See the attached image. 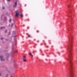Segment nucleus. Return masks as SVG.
I'll return each instance as SVG.
<instances>
[{
  "label": "nucleus",
  "instance_id": "nucleus-1",
  "mask_svg": "<svg viewBox=\"0 0 77 77\" xmlns=\"http://www.w3.org/2000/svg\"><path fill=\"white\" fill-rule=\"evenodd\" d=\"M73 34L72 32H70L68 36L69 43L67 45L68 47L67 50L68 51L69 59L67 60L69 62L71 68L72 70L73 69V63H72V37Z\"/></svg>",
  "mask_w": 77,
  "mask_h": 77
},
{
  "label": "nucleus",
  "instance_id": "nucleus-2",
  "mask_svg": "<svg viewBox=\"0 0 77 77\" xmlns=\"http://www.w3.org/2000/svg\"><path fill=\"white\" fill-rule=\"evenodd\" d=\"M68 17H70L71 18V23H72H72H73V21H72V19H73L74 15H73V14H72V13H71V15L68 16Z\"/></svg>",
  "mask_w": 77,
  "mask_h": 77
},
{
  "label": "nucleus",
  "instance_id": "nucleus-3",
  "mask_svg": "<svg viewBox=\"0 0 77 77\" xmlns=\"http://www.w3.org/2000/svg\"><path fill=\"white\" fill-rule=\"evenodd\" d=\"M72 29H73V26H69L67 27V30L68 31H69V30H72Z\"/></svg>",
  "mask_w": 77,
  "mask_h": 77
},
{
  "label": "nucleus",
  "instance_id": "nucleus-4",
  "mask_svg": "<svg viewBox=\"0 0 77 77\" xmlns=\"http://www.w3.org/2000/svg\"><path fill=\"white\" fill-rule=\"evenodd\" d=\"M15 12L16 13L15 16L18 17V16L19 15V12L18 11H15Z\"/></svg>",
  "mask_w": 77,
  "mask_h": 77
},
{
  "label": "nucleus",
  "instance_id": "nucleus-5",
  "mask_svg": "<svg viewBox=\"0 0 77 77\" xmlns=\"http://www.w3.org/2000/svg\"><path fill=\"white\" fill-rule=\"evenodd\" d=\"M17 6V1H16L14 3V5H13L14 8H15L16 6Z\"/></svg>",
  "mask_w": 77,
  "mask_h": 77
},
{
  "label": "nucleus",
  "instance_id": "nucleus-6",
  "mask_svg": "<svg viewBox=\"0 0 77 77\" xmlns=\"http://www.w3.org/2000/svg\"><path fill=\"white\" fill-rule=\"evenodd\" d=\"M3 57L2 56H0V58H1V60L2 61H4V60H5V59H2Z\"/></svg>",
  "mask_w": 77,
  "mask_h": 77
},
{
  "label": "nucleus",
  "instance_id": "nucleus-7",
  "mask_svg": "<svg viewBox=\"0 0 77 77\" xmlns=\"http://www.w3.org/2000/svg\"><path fill=\"white\" fill-rule=\"evenodd\" d=\"M26 35H28V38H31V37H32L31 36V35H29V34H28V33H26Z\"/></svg>",
  "mask_w": 77,
  "mask_h": 77
},
{
  "label": "nucleus",
  "instance_id": "nucleus-8",
  "mask_svg": "<svg viewBox=\"0 0 77 77\" xmlns=\"http://www.w3.org/2000/svg\"><path fill=\"white\" fill-rule=\"evenodd\" d=\"M23 62H27V60L25 59H23Z\"/></svg>",
  "mask_w": 77,
  "mask_h": 77
},
{
  "label": "nucleus",
  "instance_id": "nucleus-9",
  "mask_svg": "<svg viewBox=\"0 0 77 77\" xmlns=\"http://www.w3.org/2000/svg\"><path fill=\"white\" fill-rule=\"evenodd\" d=\"M14 54V53H17V51H13L12 52Z\"/></svg>",
  "mask_w": 77,
  "mask_h": 77
},
{
  "label": "nucleus",
  "instance_id": "nucleus-10",
  "mask_svg": "<svg viewBox=\"0 0 77 77\" xmlns=\"http://www.w3.org/2000/svg\"><path fill=\"white\" fill-rule=\"evenodd\" d=\"M29 54L32 57H33V55H32V54H31V53H29Z\"/></svg>",
  "mask_w": 77,
  "mask_h": 77
},
{
  "label": "nucleus",
  "instance_id": "nucleus-11",
  "mask_svg": "<svg viewBox=\"0 0 77 77\" xmlns=\"http://www.w3.org/2000/svg\"><path fill=\"white\" fill-rule=\"evenodd\" d=\"M2 29H5V27H1L0 28V29L2 30Z\"/></svg>",
  "mask_w": 77,
  "mask_h": 77
},
{
  "label": "nucleus",
  "instance_id": "nucleus-12",
  "mask_svg": "<svg viewBox=\"0 0 77 77\" xmlns=\"http://www.w3.org/2000/svg\"><path fill=\"white\" fill-rule=\"evenodd\" d=\"M4 19L5 20V21H7V18H6V17H4Z\"/></svg>",
  "mask_w": 77,
  "mask_h": 77
},
{
  "label": "nucleus",
  "instance_id": "nucleus-13",
  "mask_svg": "<svg viewBox=\"0 0 77 77\" xmlns=\"http://www.w3.org/2000/svg\"><path fill=\"white\" fill-rule=\"evenodd\" d=\"M11 21H12V19H10L9 20L10 23H11Z\"/></svg>",
  "mask_w": 77,
  "mask_h": 77
},
{
  "label": "nucleus",
  "instance_id": "nucleus-14",
  "mask_svg": "<svg viewBox=\"0 0 77 77\" xmlns=\"http://www.w3.org/2000/svg\"><path fill=\"white\" fill-rule=\"evenodd\" d=\"M20 16L21 17H22H22H23V14H21L20 15Z\"/></svg>",
  "mask_w": 77,
  "mask_h": 77
},
{
  "label": "nucleus",
  "instance_id": "nucleus-15",
  "mask_svg": "<svg viewBox=\"0 0 77 77\" xmlns=\"http://www.w3.org/2000/svg\"><path fill=\"white\" fill-rule=\"evenodd\" d=\"M7 32H8V31L6 30H5V32L7 33Z\"/></svg>",
  "mask_w": 77,
  "mask_h": 77
},
{
  "label": "nucleus",
  "instance_id": "nucleus-16",
  "mask_svg": "<svg viewBox=\"0 0 77 77\" xmlns=\"http://www.w3.org/2000/svg\"><path fill=\"white\" fill-rule=\"evenodd\" d=\"M23 57V58H24V59H26V57L25 56H24Z\"/></svg>",
  "mask_w": 77,
  "mask_h": 77
},
{
  "label": "nucleus",
  "instance_id": "nucleus-17",
  "mask_svg": "<svg viewBox=\"0 0 77 77\" xmlns=\"http://www.w3.org/2000/svg\"><path fill=\"white\" fill-rule=\"evenodd\" d=\"M72 11V10H70V12L71 13V12Z\"/></svg>",
  "mask_w": 77,
  "mask_h": 77
},
{
  "label": "nucleus",
  "instance_id": "nucleus-18",
  "mask_svg": "<svg viewBox=\"0 0 77 77\" xmlns=\"http://www.w3.org/2000/svg\"><path fill=\"white\" fill-rule=\"evenodd\" d=\"M8 2H11V0H7Z\"/></svg>",
  "mask_w": 77,
  "mask_h": 77
},
{
  "label": "nucleus",
  "instance_id": "nucleus-19",
  "mask_svg": "<svg viewBox=\"0 0 77 77\" xmlns=\"http://www.w3.org/2000/svg\"><path fill=\"white\" fill-rule=\"evenodd\" d=\"M8 35H11V32H9V34Z\"/></svg>",
  "mask_w": 77,
  "mask_h": 77
},
{
  "label": "nucleus",
  "instance_id": "nucleus-20",
  "mask_svg": "<svg viewBox=\"0 0 77 77\" xmlns=\"http://www.w3.org/2000/svg\"><path fill=\"white\" fill-rule=\"evenodd\" d=\"M13 26V23H12L11 25V26L12 27Z\"/></svg>",
  "mask_w": 77,
  "mask_h": 77
},
{
  "label": "nucleus",
  "instance_id": "nucleus-21",
  "mask_svg": "<svg viewBox=\"0 0 77 77\" xmlns=\"http://www.w3.org/2000/svg\"><path fill=\"white\" fill-rule=\"evenodd\" d=\"M39 32V31L38 30H37V33H38V32Z\"/></svg>",
  "mask_w": 77,
  "mask_h": 77
},
{
  "label": "nucleus",
  "instance_id": "nucleus-22",
  "mask_svg": "<svg viewBox=\"0 0 77 77\" xmlns=\"http://www.w3.org/2000/svg\"><path fill=\"white\" fill-rule=\"evenodd\" d=\"M5 7H3V8H2V9H5Z\"/></svg>",
  "mask_w": 77,
  "mask_h": 77
},
{
  "label": "nucleus",
  "instance_id": "nucleus-23",
  "mask_svg": "<svg viewBox=\"0 0 77 77\" xmlns=\"http://www.w3.org/2000/svg\"><path fill=\"white\" fill-rule=\"evenodd\" d=\"M3 38H2L1 40H3Z\"/></svg>",
  "mask_w": 77,
  "mask_h": 77
},
{
  "label": "nucleus",
  "instance_id": "nucleus-24",
  "mask_svg": "<svg viewBox=\"0 0 77 77\" xmlns=\"http://www.w3.org/2000/svg\"><path fill=\"white\" fill-rule=\"evenodd\" d=\"M2 17H3V15H2L1 17V19H2Z\"/></svg>",
  "mask_w": 77,
  "mask_h": 77
},
{
  "label": "nucleus",
  "instance_id": "nucleus-25",
  "mask_svg": "<svg viewBox=\"0 0 77 77\" xmlns=\"http://www.w3.org/2000/svg\"><path fill=\"white\" fill-rule=\"evenodd\" d=\"M46 47H47V48H48V46H46Z\"/></svg>",
  "mask_w": 77,
  "mask_h": 77
},
{
  "label": "nucleus",
  "instance_id": "nucleus-26",
  "mask_svg": "<svg viewBox=\"0 0 77 77\" xmlns=\"http://www.w3.org/2000/svg\"><path fill=\"white\" fill-rule=\"evenodd\" d=\"M29 27H27V29H29Z\"/></svg>",
  "mask_w": 77,
  "mask_h": 77
},
{
  "label": "nucleus",
  "instance_id": "nucleus-27",
  "mask_svg": "<svg viewBox=\"0 0 77 77\" xmlns=\"http://www.w3.org/2000/svg\"><path fill=\"white\" fill-rule=\"evenodd\" d=\"M28 21H29V19H28Z\"/></svg>",
  "mask_w": 77,
  "mask_h": 77
},
{
  "label": "nucleus",
  "instance_id": "nucleus-28",
  "mask_svg": "<svg viewBox=\"0 0 77 77\" xmlns=\"http://www.w3.org/2000/svg\"><path fill=\"white\" fill-rule=\"evenodd\" d=\"M68 7H69V5H68Z\"/></svg>",
  "mask_w": 77,
  "mask_h": 77
},
{
  "label": "nucleus",
  "instance_id": "nucleus-29",
  "mask_svg": "<svg viewBox=\"0 0 77 77\" xmlns=\"http://www.w3.org/2000/svg\"><path fill=\"white\" fill-rule=\"evenodd\" d=\"M14 38H15V36H14Z\"/></svg>",
  "mask_w": 77,
  "mask_h": 77
},
{
  "label": "nucleus",
  "instance_id": "nucleus-30",
  "mask_svg": "<svg viewBox=\"0 0 77 77\" xmlns=\"http://www.w3.org/2000/svg\"><path fill=\"white\" fill-rule=\"evenodd\" d=\"M1 75V74H0V76Z\"/></svg>",
  "mask_w": 77,
  "mask_h": 77
},
{
  "label": "nucleus",
  "instance_id": "nucleus-31",
  "mask_svg": "<svg viewBox=\"0 0 77 77\" xmlns=\"http://www.w3.org/2000/svg\"><path fill=\"white\" fill-rule=\"evenodd\" d=\"M37 42H39V41H38Z\"/></svg>",
  "mask_w": 77,
  "mask_h": 77
},
{
  "label": "nucleus",
  "instance_id": "nucleus-32",
  "mask_svg": "<svg viewBox=\"0 0 77 77\" xmlns=\"http://www.w3.org/2000/svg\"><path fill=\"white\" fill-rule=\"evenodd\" d=\"M9 26H10V25H9Z\"/></svg>",
  "mask_w": 77,
  "mask_h": 77
}]
</instances>
